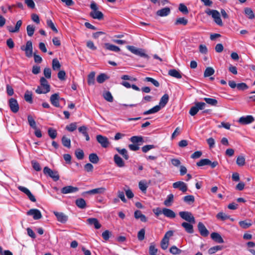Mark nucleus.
Instances as JSON below:
<instances>
[{
	"label": "nucleus",
	"mask_w": 255,
	"mask_h": 255,
	"mask_svg": "<svg viewBox=\"0 0 255 255\" xmlns=\"http://www.w3.org/2000/svg\"><path fill=\"white\" fill-rule=\"evenodd\" d=\"M237 164L240 166H243L245 164V158L243 156L240 155L237 158Z\"/></svg>",
	"instance_id": "nucleus-54"
},
{
	"label": "nucleus",
	"mask_w": 255,
	"mask_h": 255,
	"mask_svg": "<svg viewBox=\"0 0 255 255\" xmlns=\"http://www.w3.org/2000/svg\"><path fill=\"white\" fill-rule=\"evenodd\" d=\"M222 249V247L221 246H216L210 248L208 250V253L210 255L216 253L218 251H221Z\"/></svg>",
	"instance_id": "nucleus-38"
},
{
	"label": "nucleus",
	"mask_w": 255,
	"mask_h": 255,
	"mask_svg": "<svg viewBox=\"0 0 255 255\" xmlns=\"http://www.w3.org/2000/svg\"><path fill=\"white\" fill-rule=\"evenodd\" d=\"M54 214L56 217L57 220L62 223H65L68 220V217L63 213L54 212Z\"/></svg>",
	"instance_id": "nucleus-15"
},
{
	"label": "nucleus",
	"mask_w": 255,
	"mask_h": 255,
	"mask_svg": "<svg viewBox=\"0 0 255 255\" xmlns=\"http://www.w3.org/2000/svg\"><path fill=\"white\" fill-rule=\"evenodd\" d=\"M208 15H212L215 22L219 26L223 25V22L220 17L219 12L217 10L208 9L205 11Z\"/></svg>",
	"instance_id": "nucleus-4"
},
{
	"label": "nucleus",
	"mask_w": 255,
	"mask_h": 255,
	"mask_svg": "<svg viewBox=\"0 0 255 255\" xmlns=\"http://www.w3.org/2000/svg\"><path fill=\"white\" fill-rule=\"evenodd\" d=\"M89 159L90 161L93 164H97L99 161V158L98 156L95 153L90 154Z\"/></svg>",
	"instance_id": "nucleus-28"
},
{
	"label": "nucleus",
	"mask_w": 255,
	"mask_h": 255,
	"mask_svg": "<svg viewBox=\"0 0 255 255\" xmlns=\"http://www.w3.org/2000/svg\"><path fill=\"white\" fill-rule=\"evenodd\" d=\"M0 255H13L12 253L9 250L3 251L2 248L0 246Z\"/></svg>",
	"instance_id": "nucleus-64"
},
{
	"label": "nucleus",
	"mask_w": 255,
	"mask_h": 255,
	"mask_svg": "<svg viewBox=\"0 0 255 255\" xmlns=\"http://www.w3.org/2000/svg\"><path fill=\"white\" fill-rule=\"evenodd\" d=\"M216 217L218 219H221V220L223 221L230 219V216L224 213L223 212H219V213H218L216 216Z\"/></svg>",
	"instance_id": "nucleus-51"
},
{
	"label": "nucleus",
	"mask_w": 255,
	"mask_h": 255,
	"mask_svg": "<svg viewBox=\"0 0 255 255\" xmlns=\"http://www.w3.org/2000/svg\"><path fill=\"white\" fill-rule=\"evenodd\" d=\"M87 223L90 225H93L96 229H99L101 227V225L97 218H91L87 220Z\"/></svg>",
	"instance_id": "nucleus-17"
},
{
	"label": "nucleus",
	"mask_w": 255,
	"mask_h": 255,
	"mask_svg": "<svg viewBox=\"0 0 255 255\" xmlns=\"http://www.w3.org/2000/svg\"><path fill=\"white\" fill-rule=\"evenodd\" d=\"M169 100V96L167 94H164L160 99L159 105H156L153 107L152 108L149 109L148 111H145L143 112V115H147L152 114H154L155 113L159 111L162 108H163L165 106V105L168 103Z\"/></svg>",
	"instance_id": "nucleus-1"
},
{
	"label": "nucleus",
	"mask_w": 255,
	"mask_h": 255,
	"mask_svg": "<svg viewBox=\"0 0 255 255\" xmlns=\"http://www.w3.org/2000/svg\"><path fill=\"white\" fill-rule=\"evenodd\" d=\"M254 120V118L252 116L248 115L241 117L239 119L238 122L241 125H245L253 123Z\"/></svg>",
	"instance_id": "nucleus-10"
},
{
	"label": "nucleus",
	"mask_w": 255,
	"mask_h": 255,
	"mask_svg": "<svg viewBox=\"0 0 255 255\" xmlns=\"http://www.w3.org/2000/svg\"><path fill=\"white\" fill-rule=\"evenodd\" d=\"M176 188H178L183 193L186 192L188 190L187 184L182 181L176 182Z\"/></svg>",
	"instance_id": "nucleus-23"
},
{
	"label": "nucleus",
	"mask_w": 255,
	"mask_h": 255,
	"mask_svg": "<svg viewBox=\"0 0 255 255\" xmlns=\"http://www.w3.org/2000/svg\"><path fill=\"white\" fill-rule=\"evenodd\" d=\"M157 253V249L155 248V245L151 243L149 247V255H156Z\"/></svg>",
	"instance_id": "nucleus-39"
},
{
	"label": "nucleus",
	"mask_w": 255,
	"mask_h": 255,
	"mask_svg": "<svg viewBox=\"0 0 255 255\" xmlns=\"http://www.w3.org/2000/svg\"><path fill=\"white\" fill-rule=\"evenodd\" d=\"M116 150L123 156L126 160H128L129 159V155L128 154V152L127 150L125 148L120 149L119 147H116Z\"/></svg>",
	"instance_id": "nucleus-26"
},
{
	"label": "nucleus",
	"mask_w": 255,
	"mask_h": 255,
	"mask_svg": "<svg viewBox=\"0 0 255 255\" xmlns=\"http://www.w3.org/2000/svg\"><path fill=\"white\" fill-rule=\"evenodd\" d=\"M197 227L198 231L202 236L206 237L209 235V232L202 222H199L198 223Z\"/></svg>",
	"instance_id": "nucleus-14"
},
{
	"label": "nucleus",
	"mask_w": 255,
	"mask_h": 255,
	"mask_svg": "<svg viewBox=\"0 0 255 255\" xmlns=\"http://www.w3.org/2000/svg\"><path fill=\"white\" fill-rule=\"evenodd\" d=\"M104 98L108 102H113L114 101L113 97L110 91H106L103 93Z\"/></svg>",
	"instance_id": "nucleus-35"
},
{
	"label": "nucleus",
	"mask_w": 255,
	"mask_h": 255,
	"mask_svg": "<svg viewBox=\"0 0 255 255\" xmlns=\"http://www.w3.org/2000/svg\"><path fill=\"white\" fill-rule=\"evenodd\" d=\"M84 168L88 172H92L94 169V166L91 163H88L84 165Z\"/></svg>",
	"instance_id": "nucleus-62"
},
{
	"label": "nucleus",
	"mask_w": 255,
	"mask_h": 255,
	"mask_svg": "<svg viewBox=\"0 0 255 255\" xmlns=\"http://www.w3.org/2000/svg\"><path fill=\"white\" fill-rule=\"evenodd\" d=\"M27 120L29 126L33 129H36V123L32 116L29 115L27 117Z\"/></svg>",
	"instance_id": "nucleus-44"
},
{
	"label": "nucleus",
	"mask_w": 255,
	"mask_h": 255,
	"mask_svg": "<svg viewBox=\"0 0 255 255\" xmlns=\"http://www.w3.org/2000/svg\"><path fill=\"white\" fill-rule=\"evenodd\" d=\"M239 223L240 226L245 229L249 228L252 225L251 221L247 222V221H240Z\"/></svg>",
	"instance_id": "nucleus-42"
},
{
	"label": "nucleus",
	"mask_w": 255,
	"mask_h": 255,
	"mask_svg": "<svg viewBox=\"0 0 255 255\" xmlns=\"http://www.w3.org/2000/svg\"><path fill=\"white\" fill-rule=\"evenodd\" d=\"M8 106L12 112L16 113L19 109V105L17 100L14 98H10L8 100Z\"/></svg>",
	"instance_id": "nucleus-8"
},
{
	"label": "nucleus",
	"mask_w": 255,
	"mask_h": 255,
	"mask_svg": "<svg viewBox=\"0 0 255 255\" xmlns=\"http://www.w3.org/2000/svg\"><path fill=\"white\" fill-rule=\"evenodd\" d=\"M193 224L189 222H183L182 223V226L184 228L187 233L192 234L194 233Z\"/></svg>",
	"instance_id": "nucleus-19"
},
{
	"label": "nucleus",
	"mask_w": 255,
	"mask_h": 255,
	"mask_svg": "<svg viewBox=\"0 0 255 255\" xmlns=\"http://www.w3.org/2000/svg\"><path fill=\"white\" fill-rule=\"evenodd\" d=\"M43 173L47 176H49L54 181H57L59 179V175L57 171L52 170L47 166H45L43 169Z\"/></svg>",
	"instance_id": "nucleus-5"
},
{
	"label": "nucleus",
	"mask_w": 255,
	"mask_h": 255,
	"mask_svg": "<svg viewBox=\"0 0 255 255\" xmlns=\"http://www.w3.org/2000/svg\"><path fill=\"white\" fill-rule=\"evenodd\" d=\"M96 139L97 141L101 144L102 147L104 148H107L110 144L108 138L102 135H97L96 136Z\"/></svg>",
	"instance_id": "nucleus-9"
},
{
	"label": "nucleus",
	"mask_w": 255,
	"mask_h": 255,
	"mask_svg": "<svg viewBox=\"0 0 255 255\" xmlns=\"http://www.w3.org/2000/svg\"><path fill=\"white\" fill-rule=\"evenodd\" d=\"M21 49L24 51L25 55L28 57H30L32 56V43L31 41H27L26 45H22L21 46Z\"/></svg>",
	"instance_id": "nucleus-7"
},
{
	"label": "nucleus",
	"mask_w": 255,
	"mask_h": 255,
	"mask_svg": "<svg viewBox=\"0 0 255 255\" xmlns=\"http://www.w3.org/2000/svg\"><path fill=\"white\" fill-rule=\"evenodd\" d=\"M154 213L157 216H159L163 214L165 217L173 218L175 217V213L172 210L166 208H160L159 207L156 208L153 210Z\"/></svg>",
	"instance_id": "nucleus-2"
},
{
	"label": "nucleus",
	"mask_w": 255,
	"mask_h": 255,
	"mask_svg": "<svg viewBox=\"0 0 255 255\" xmlns=\"http://www.w3.org/2000/svg\"><path fill=\"white\" fill-rule=\"evenodd\" d=\"M170 8L168 7H166L158 10L156 14L158 16L164 17L168 15L170 13Z\"/></svg>",
	"instance_id": "nucleus-16"
},
{
	"label": "nucleus",
	"mask_w": 255,
	"mask_h": 255,
	"mask_svg": "<svg viewBox=\"0 0 255 255\" xmlns=\"http://www.w3.org/2000/svg\"><path fill=\"white\" fill-rule=\"evenodd\" d=\"M130 140L131 142L135 144L143 142V139L141 136H133L130 137Z\"/></svg>",
	"instance_id": "nucleus-37"
},
{
	"label": "nucleus",
	"mask_w": 255,
	"mask_h": 255,
	"mask_svg": "<svg viewBox=\"0 0 255 255\" xmlns=\"http://www.w3.org/2000/svg\"><path fill=\"white\" fill-rule=\"evenodd\" d=\"M105 190L106 189L104 187H100L89 190L86 191L85 193L88 194H102L105 192Z\"/></svg>",
	"instance_id": "nucleus-22"
},
{
	"label": "nucleus",
	"mask_w": 255,
	"mask_h": 255,
	"mask_svg": "<svg viewBox=\"0 0 255 255\" xmlns=\"http://www.w3.org/2000/svg\"><path fill=\"white\" fill-rule=\"evenodd\" d=\"M244 10L245 14L249 19H252L255 18L254 13L251 8L246 7Z\"/></svg>",
	"instance_id": "nucleus-32"
},
{
	"label": "nucleus",
	"mask_w": 255,
	"mask_h": 255,
	"mask_svg": "<svg viewBox=\"0 0 255 255\" xmlns=\"http://www.w3.org/2000/svg\"><path fill=\"white\" fill-rule=\"evenodd\" d=\"M27 215L32 216L34 220H38L42 218V215L40 211L37 209H32L27 212Z\"/></svg>",
	"instance_id": "nucleus-12"
},
{
	"label": "nucleus",
	"mask_w": 255,
	"mask_h": 255,
	"mask_svg": "<svg viewBox=\"0 0 255 255\" xmlns=\"http://www.w3.org/2000/svg\"><path fill=\"white\" fill-rule=\"evenodd\" d=\"M75 204L80 209H84L86 207V203L83 198H78L75 201Z\"/></svg>",
	"instance_id": "nucleus-25"
},
{
	"label": "nucleus",
	"mask_w": 255,
	"mask_h": 255,
	"mask_svg": "<svg viewBox=\"0 0 255 255\" xmlns=\"http://www.w3.org/2000/svg\"><path fill=\"white\" fill-rule=\"evenodd\" d=\"M215 71L214 69L212 67H208L206 69L204 72V77H209L214 74Z\"/></svg>",
	"instance_id": "nucleus-45"
},
{
	"label": "nucleus",
	"mask_w": 255,
	"mask_h": 255,
	"mask_svg": "<svg viewBox=\"0 0 255 255\" xmlns=\"http://www.w3.org/2000/svg\"><path fill=\"white\" fill-rule=\"evenodd\" d=\"M145 230L144 229H141L137 233V238L139 241H142L144 239L145 235Z\"/></svg>",
	"instance_id": "nucleus-58"
},
{
	"label": "nucleus",
	"mask_w": 255,
	"mask_h": 255,
	"mask_svg": "<svg viewBox=\"0 0 255 255\" xmlns=\"http://www.w3.org/2000/svg\"><path fill=\"white\" fill-rule=\"evenodd\" d=\"M211 238L216 243L220 244L224 243V240L222 238L221 236L218 233H212L211 234Z\"/></svg>",
	"instance_id": "nucleus-20"
},
{
	"label": "nucleus",
	"mask_w": 255,
	"mask_h": 255,
	"mask_svg": "<svg viewBox=\"0 0 255 255\" xmlns=\"http://www.w3.org/2000/svg\"><path fill=\"white\" fill-rule=\"evenodd\" d=\"M203 100L206 103L212 106H217L218 104V101L215 99L204 98Z\"/></svg>",
	"instance_id": "nucleus-33"
},
{
	"label": "nucleus",
	"mask_w": 255,
	"mask_h": 255,
	"mask_svg": "<svg viewBox=\"0 0 255 255\" xmlns=\"http://www.w3.org/2000/svg\"><path fill=\"white\" fill-rule=\"evenodd\" d=\"M40 86H38L36 90L37 94H46L50 90V86L48 84L47 80L45 78L42 77L40 79Z\"/></svg>",
	"instance_id": "nucleus-3"
},
{
	"label": "nucleus",
	"mask_w": 255,
	"mask_h": 255,
	"mask_svg": "<svg viewBox=\"0 0 255 255\" xmlns=\"http://www.w3.org/2000/svg\"><path fill=\"white\" fill-rule=\"evenodd\" d=\"M27 34L29 36H32L33 35L35 27L32 25H28L26 27Z\"/></svg>",
	"instance_id": "nucleus-49"
},
{
	"label": "nucleus",
	"mask_w": 255,
	"mask_h": 255,
	"mask_svg": "<svg viewBox=\"0 0 255 255\" xmlns=\"http://www.w3.org/2000/svg\"><path fill=\"white\" fill-rule=\"evenodd\" d=\"M179 10L183 14H187L189 13L187 6L183 3H180L179 5Z\"/></svg>",
	"instance_id": "nucleus-47"
},
{
	"label": "nucleus",
	"mask_w": 255,
	"mask_h": 255,
	"mask_svg": "<svg viewBox=\"0 0 255 255\" xmlns=\"http://www.w3.org/2000/svg\"><path fill=\"white\" fill-rule=\"evenodd\" d=\"M183 201L188 205H191L195 202V197L193 195H189L182 198Z\"/></svg>",
	"instance_id": "nucleus-27"
},
{
	"label": "nucleus",
	"mask_w": 255,
	"mask_h": 255,
	"mask_svg": "<svg viewBox=\"0 0 255 255\" xmlns=\"http://www.w3.org/2000/svg\"><path fill=\"white\" fill-rule=\"evenodd\" d=\"M63 100V98H60L58 93L52 94L50 98L51 104L57 108L60 107L59 101Z\"/></svg>",
	"instance_id": "nucleus-11"
},
{
	"label": "nucleus",
	"mask_w": 255,
	"mask_h": 255,
	"mask_svg": "<svg viewBox=\"0 0 255 255\" xmlns=\"http://www.w3.org/2000/svg\"><path fill=\"white\" fill-rule=\"evenodd\" d=\"M61 67V64L57 58L52 60V68L54 70H57Z\"/></svg>",
	"instance_id": "nucleus-40"
},
{
	"label": "nucleus",
	"mask_w": 255,
	"mask_h": 255,
	"mask_svg": "<svg viewBox=\"0 0 255 255\" xmlns=\"http://www.w3.org/2000/svg\"><path fill=\"white\" fill-rule=\"evenodd\" d=\"M61 141L63 146L68 148L71 147V140L70 138L64 135L62 137Z\"/></svg>",
	"instance_id": "nucleus-30"
},
{
	"label": "nucleus",
	"mask_w": 255,
	"mask_h": 255,
	"mask_svg": "<svg viewBox=\"0 0 255 255\" xmlns=\"http://www.w3.org/2000/svg\"><path fill=\"white\" fill-rule=\"evenodd\" d=\"M136 55L142 57H144L147 59L149 58L148 55L145 53L144 52V50H142V49H138Z\"/></svg>",
	"instance_id": "nucleus-59"
},
{
	"label": "nucleus",
	"mask_w": 255,
	"mask_h": 255,
	"mask_svg": "<svg viewBox=\"0 0 255 255\" xmlns=\"http://www.w3.org/2000/svg\"><path fill=\"white\" fill-rule=\"evenodd\" d=\"M155 146L153 144L145 145L142 147L141 150L143 152L146 153L151 149L154 148Z\"/></svg>",
	"instance_id": "nucleus-55"
},
{
	"label": "nucleus",
	"mask_w": 255,
	"mask_h": 255,
	"mask_svg": "<svg viewBox=\"0 0 255 255\" xmlns=\"http://www.w3.org/2000/svg\"><path fill=\"white\" fill-rule=\"evenodd\" d=\"M108 79L109 77L107 76L106 74L105 73H101L97 76V81L99 83L101 84L104 83L106 80Z\"/></svg>",
	"instance_id": "nucleus-34"
},
{
	"label": "nucleus",
	"mask_w": 255,
	"mask_h": 255,
	"mask_svg": "<svg viewBox=\"0 0 255 255\" xmlns=\"http://www.w3.org/2000/svg\"><path fill=\"white\" fill-rule=\"evenodd\" d=\"M75 154L76 157L79 160L83 159L84 157V152L82 149H80L76 150L75 151Z\"/></svg>",
	"instance_id": "nucleus-48"
},
{
	"label": "nucleus",
	"mask_w": 255,
	"mask_h": 255,
	"mask_svg": "<svg viewBox=\"0 0 255 255\" xmlns=\"http://www.w3.org/2000/svg\"><path fill=\"white\" fill-rule=\"evenodd\" d=\"M105 47L106 49L112 51L118 52L120 51V48L118 46L109 43H106L105 44Z\"/></svg>",
	"instance_id": "nucleus-24"
},
{
	"label": "nucleus",
	"mask_w": 255,
	"mask_h": 255,
	"mask_svg": "<svg viewBox=\"0 0 255 255\" xmlns=\"http://www.w3.org/2000/svg\"><path fill=\"white\" fill-rule=\"evenodd\" d=\"M144 81L151 82L156 87H158L159 86V82L157 80L151 77H146L144 79Z\"/></svg>",
	"instance_id": "nucleus-46"
},
{
	"label": "nucleus",
	"mask_w": 255,
	"mask_h": 255,
	"mask_svg": "<svg viewBox=\"0 0 255 255\" xmlns=\"http://www.w3.org/2000/svg\"><path fill=\"white\" fill-rule=\"evenodd\" d=\"M47 25L54 32L57 33L58 30L54 25V24L51 19H48L46 21Z\"/></svg>",
	"instance_id": "nucleus-53"
},
{
	"label": "nucleus",
	"mask_w": 255,
	"mask_h": 255,
	"mask_svg": "<svg viewBox=\"0 0 255 255\" xmlns=\"http://www.w3.org/2000/svg\"><path fill=\"white\" fill-rule=\"evenodd\" d=\"M169 244V240L165 238H163L161 241V248L165 250L167 249Z\"/></svg>",
	"instance_id": "nucleus-52"
},
{
	"label": "nucleus",
	"mask_w": 255,
	"mask_h": 255,
	"mask_svg": "<svg viewBox=\"0 0 255 255\" xmlns=\"http://www.w3.org/2000/svg\"><path fill=\"white\" fill-rule=\"evenodd\" d=\"M65 128L70 132H73L77 128V123H72L69 125L66 126Z\"/></svg>",
	"instance_id": "nucleus-43"
},
{
	"label": "nucleus",
	"mask_w": 255,
	"mask_h": 255,
	"mask_svg": "<svg viewBox=\"0 0 255 255\" xmlns=\"http://www.w3.org/2000/svg\"><path fill=\"white\" fill-rule=\"evenodd\" d=\"M90 15L94 19H97L98 20L103 19L104 18L103 13L99 10L95 11H91L90 13Z\"/></svg>",
	"instance_id": "nucleus-21"
},
{
	"label": "nucleus",
	"mask_w": 255,
	"mask_h": 255,
	"mask_svg": "<svg viewBox=\"0 0 255 255\" xmlns=\"http://www.w3.org/2000/svg\"><path fill=\"white\" fill-rule=\"evenodd\" d=\"M138 187L142 192H145L148 187L146 183L143 181H140L138 183Z\"/></svg>",
	"instance_id": "nucleus-50"
},
{
	"label": "nucleus",
	"mask_w": 255,
	"mask_h": 255,
	"mask_svg": "<svg viewBox=\"0 0 255 255\" xmlns=\"http://www.w3.org/2000/svg\"><path fill=\"white\" fill-rule=\"evenodd\" d=\"M114 161L116 165L119 167H123L125 165L123 159L117 154L114 155Z\"/></svg>",
	"instance_id": "nucleus-18"
},
{
	"label": "nucleus",
	"mask_w": 255,
	"mask_h": 255,
	"mask_svg": "<svg viewBox=\"0 0 255 255\" xmlns=\"http://www.w3.org/2000/svg\"><path fill=\"white\" fill-rule=\"evenodd\" d=\"M32 94L31 91L28 90L26 91L24 94V100L30 104L32 103Z\"/></svg>",
	"instance_id": "nucleus-31"
},
{
	"label": "nucleus",
	"mask_w": 255,
	"mask_h": 255,
	"mask_svg": "<svg viewBox=\"0 0 255 255\" xmlns=\"http://www.w3.org/2000/svg\"><path fill=\"white\" fill-rule=\"evenodd\" d=\"M95 76V73L94 72H92L88 75L87 82L89 85H92L94 84Z\"/></svg>",
	"instance_id": "nucleus-36"
},
{
	"label": "nucleus",
	"mask_w": 255,
	"mask_h": 255,
	"mask_svg": "<svg viewBox=\"0 0 255 255\" xmlns=\"http://www.w3.org/2000/svg\"><path fill=\"white\" fill-rule=\"evenodd\" d=\"M79 131L83 135L86 134L88 133V128L85 126H81L78 128Z\"/></svg>",
	"instance_id": "nucleus-63"
},
{
	"label": "nucleus",
	"mask_w": 255,
	"mask_h": 255,
	"mask_svg": "<svg viewBox=\"0 0 255 255\" xmlns=\"http://www.w3.org/2000/svg\"><path fill=\"white\" fill-rule=\"evenodd\" d=\"M180 216L187 222L191 223H195V219L191 213L187 211H182L179 213Z\"/></svg>",
	"instance_id": "nucleus-6"
},
{
	"label": "nucleus",
	"mask_w": 255,
	"mask_h": 255,
	"mask_svg": "<svg viewBox=\"0 0 255 255\" xmlns=\"http://www.w3.org/2000/svg\"><path fill=\"white\" fill-rule=\"evenodd\" d=\"M79 190V188L76 187H73L72 186H66L64 187H63L61 189V192L62 194H68V193H75L76 192Z\"/></svg>",
	"instance_id": "nucleus-13"
},
{
	"label": "nucleus",
	"mask_w": 255,
	"mask_h": 255,
	"mask_svg": "<svg viewBox=\"0 0 255 255\" xmlns=\"http://www.w3.org/2000/svg\"><path fill=\"white\" fill-rule=\"evenodd\" d=\"M188 23V20L184 17H180L176 19V24L186 25Z\"/></svg>",
	"instance_id": "nucleus-61"
},
{
	"label": "nucleus",
	"mask_w": 255,
	"mask_h": 255,
	"mask_svg": "<svg viewBox=\"0 0 255 255\" xmlns=\"http://www.w3.org/2000/svg\"><path fill=\"white\" fill-rule=\"evenodd\" d=\"M173 195L172 194H169L168 195L167 199L164 201V204L166 206H169L171 204V202L173 200Z\"/></svg>",
	"instance_id": "nucleus-60"
},
{
	"label": "nucleus",
	"mask_w": 255,
	"mask_h": 255,
	"mask_svg": "<svg viewBox=\"0 0 255 255\" xmlns=\"http://www.w3.org/2000/svg\"><path fill=\"white\" fill-rule=\"evenodd\" d=\"M44 76L47 79H50L51 77V70L50 68H45L43 71Z\"/></svg>",
	"instance_id": "nucleus-57"
},
{
	"label": "nucleus",
	"mask_w": 255,
	"mask_h": 255,
	"mask_svg": "<svg viewBox=\"0 0 255 255\" xmlns=\"http://www.w3.org/2000/svg\"><path fill=\"white\" fill-rule=\"evenodd\" d=\"M210 163H211V161L209 159H202L199 162H197V165L198 166H203L209 165Z\"/></svg>",
	"instance_id": "nucleus-41"
},
{
	"label": "nucleus",
	"mask_w": 255,
	"mask_h": 255,
	"mask_svg": "<svg viewBox=\"0 0 255 255\" xmlns=\"http://www.w3.org/2000/svg\"><path fill=\"white\" fill-rule=\"evenodd\" d=\"M31 164H32V167L33 168V169L35 170H36L37 171H39L41 170V168L40 165V164L37 161H35V160H32L31 161Z\"/></svg>",
	"instance_id": "nucleus-56"
},
{
	"label": "nucleus",
	"mask_w": 255,
	"mask_h": 255,
	"mask_svg": "<svg viewBox=\"0 0 255 255\" xmlns=\"http://www.w3.org/2000/svg\"><path fill=\"white\" fill-rule=\"evenodd\" d=\"M48 134L49 136L52 139H55L57 135V130L52 128H49L47 130Z\"/></svg>",
	"instance_id": "nucleus-29"
}]
</instances>
